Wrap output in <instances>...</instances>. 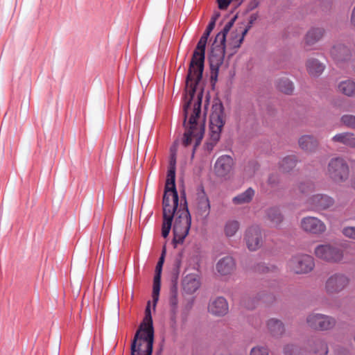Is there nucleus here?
Masks as SVG:
<instances>
[{
  "label": "nucleus",
  "instance_id": "obj_10",
  "mask_svg": "<svg viewBox=\"0 0 355 355\" xmlns=\"http://www.w3.org/2000/svg\"><path fill=\"white\" fill-rule=\"evenodd\" d=\"M307 324L315 330L325 331L333 328L336 320L329 315L320 313H311L306 318Z\"/></svg>",
  "mask_w": 355,
  "mask_h": 355
},
{
  "label": "nucleus",
  "instance_id": "obj_15",
  "mask_svg": "<svg viewBox=\"0 0 355 355\" xmlns=\"http://www.w3.org/2000/svg\"><path fill=\"white\" fill-rule=\"evenodd\" d=\"M234 162L230 155H222L214 164V172L218 177H226L233 169Z\"/></svg>",
  "mask_w": 355,
  "mask_h": 355
},
{
  "label": "nucleus",
  "instance_id": "obj_8",
  "mask_svg": "<svg viewBox=\"0 0 355 355\" xmlns=\"http://www.w3.org/2000/svg\"><path fill=\"white\" fill-rule=\"evenodd\" d=\"M314 254L318 259L331 263H337L343 259V251L337 246L329 243L316 246Z\"/></svg>",
  "mask_w": 355,
  "mask_h": 355
},
{
  "label": "nucleus",
  "instance_id": "obj_20",
  "mask_svg": "<svg viewBox=\"0 0 355 355\" xmlns=\"http://www.w3.org/2000/svg\"><path fill=\"white\" fill-rule=\"evenodd\" d=\"M200 286V278L196 274H189L186 275L182 281L184 291L189 294L196 292Z\"/></svg>",
  "mask_w": 355,
  "mask_h": 355
},
{
  "label": "nucleus",
  "instance_id": "obj_23",
  "mask_svg": "<svg viewBox=\"0 0 355 355\" xmlns=\"http://www.w3.org/2000/svg\"><path fill=\"white\" fill-rule=\"evenodd\" d=\"M332 141L338 142L351 148H355V135L351 132H343L332 137Z\"/></svg>",
  "mask_w": 355,
  "mask_h": 355
},
{
  "label": "nucleus",
  "instance_id": "obj_5",
  "mask_svg": "<svg viewBox=\"0 0 355 355\" xmlns=\"http://www.w3.org/2000/svg\"><path fill=\"white\" fill-rule=\"evenodd\" d=\"M235 18L232 19L224 26L223 29L218 33L212 44L211 51L209 56L210 65L212 68L214 65L218 67L223 60L225 52L226 35L232 27Z\"/></svg>",
  "mask_w": 355,
  "mask_h": 355
},
{
  "label": "nucleus",
  "instance_id": "obj_38",
  "mask_svg": "<svg viewBox=\"0 0 355 355\" xmlns=\"http://www.w3.org/2000/svg\"><path fill=\"white\" fill-rule=\"evenodd\" d=\"M269 350L267 347L262 346H256L252 348L250 355H268Z\"/></svg>",
  "mask_w": 355,
  "mask_h": 355
},
{
  "label": "nucleus",
  "instance_id": "obj_41",
  "mask_svg": "<svg viewBox=\"0 0 355 355\" xmlns=\"http://www.w3.org/2000/svg\"><path fill=\"white\" fill-rule=\"evenodd\" d=\"M249 28H250L249 27H246L243 30L241 31V35L236 41L234 42V44H233L234 47L239 48L241 46V44H242V42L243 41L244 37L247 34Z\"/></svg>",
  "mask_w": 355,
  "mask_h": 355
},
{
  "label": "nucleus",
  "instance_id": "obj_34",
  "mask_svg": "<svg viewBox=\"0 0 355 355\" xmlns=\"http://www.w3.org/2000/svg\"><path fill=\"white\" fill-rule=\"evenodd\" d=\"M240 227L239 223L236 220H229L225 225V233L228 237L233 236L239 230Z\"/></svg>",
  "mask_w": 355,
  "mask_h": 355
},
{
  "label": "nucleus",
  "instance_id": "obj_16",
  "mask_svg": "<svg viewBox=\"0 0 355 355\" xmlns=\"http://www.w3.org/2000/svg\"><path fill=\"white\" fill-rule=\"evenodd\" d=\"M165 248L163 249L162 255L159 259V261L157 263L155 268V275L154 276L153 279V300L154 302V306H155L156 303L159 300V291H160V285H161V273L162 266L164 263V254H165Z\"/></svg>",
  "mask_w": 355,
  "mask_h": 355
},
{
  "label": "nucleus",
  "instance_id": "obj_42",
  "mask_svg": "<svg viewBox=\"0 0 355 355\" xmlns=\"http://www.w3.org/2000/svg\"><path fill=\"white\" fill-rule=\"evenodd\" d=\"M257 270L262 272H268L270 271L275 272L277 268L275 266L268 267L261 265L258 267Z\"/></svg>",
  "mask_w": 355,
  "mask_h": 355
},
{
  "label": "nucleus",
  "instance_id": "obj_24",
  "mask_svg": "<svg viewBox=\"0 0 355 355\" xmlns=\"http://www.w3.org/2000/svg\"><path fill=\"white\" fill-rule=\"evenodd\" d=\"M324 29L322 28H312L305 37V42L307 45H313L318 42L324 35Z\"/></svg>",
  "mask_w": 355,
  "mask_h": 355
},
{
  "label": "nucleus",
  "instance_id": "obj_26",
  "mask_svg": "<svg viewBox=\"0 0 355 355\" xmlns=\"http://www.w3.org/2000/svg\"><path fill=\"white\" fill-rule=\"evenodd\" d=\"M268 331L273 336H281L284 332V327L282 322L275 318H271L267 322Z\"/></svg>",
  "mask_w": 355,
  "mask_h": 355
},
{
  "label": "nucleus",
  "instance_id": "obj_4",
  "mask_svg": "<svg viewBox=\"0 0 355 355\" xmlns=\"http://www.w3.org/2000/svg\"><path fill=\"white\" fill-rule=\"evenodd\" d=\"M183 200L184 203L181 202L180 205L178 203L173 215L175 220L173 229V243L175 245L184 242L189 234L191 224V218L185 196Z\"/></svg>",
  "mask_w": 355,
  "mask_h": 355
},
{
  "label": "nucleus",
  "instance_id": "obj_33",
  "mask_svg": "<svg viewBox=\"0 0 355 355\" xmlns=\"http://www.w3.org/2000/svg\"><path fill=\"white\" fill-rule=\"evenodd\" d=\"M297 189L300 193L304 196H309L315 191V187L313 182L307 180L300 182L297 185Z\"/></svg>",
  "mask_w": 355,
  "mask_h": 355
},
{
  "label": "nucleus",
  "instance_id": "obj_31",
  "mask_svg": "<svg viewBox=\"0 0 355 355\" xmlns=\"http://www.w3.org/2000/svg\"><path fill=\"white\" fill-rule=\"evenodd\" d=\"M297 158L295 155H289L284 157L280 163V168L283 172H289L297 164Z\"/></svg>",
  "mask_w": 355,
  "mask_h": 355
},
{
  "label": "nucleus",
  "instance_id": "obj_1",
  "mask_svg": "<svg viewBox=\"0 0 355 355\" xmlns=\"http://www.w3.org/2000/svg\"><path fill=\"white\" fill-rule=\"evenodd\" d=\"M214 28L212 24H208L198 42L186 79L185 102L183 105L184 125L186 130L182 138V144L187 147L193 141V154L200 145L205 132V119L201 115L202 92L196 96V86L202 76L206 44Z\"/></svg>",
  "mask_w": 355,
  "mask_h": 355
},
{
  "label": "nucleus",
  "instance_id": "obj_6",
  "mask_svg": "<svg viewBox=\"0 0 355 355\" xmlns=\"http://www.w3.org/2000/svg\"><path fill=\"white\" fill-rule=\"evenodd\" d=\"M327 173L334 182H344L349 178V167L345 159L334 157L329 162Z\"/></svg>",
  "mask_w": 355,
  "mask_h": 355
},
{
  "label": "nucleus",
  "instance_id": "obj_21",
  "mask_svg": "<svg viewBox=\"0 0 355 355\" xmlns=\"http://www.w3.org/2000/svg\"><path fill=\"white\" fill-rule=\"evenodd\" d=\"M298 144L300 148L306 153L315 152L318 147V141L311 135H303L300 137Z\"/></svg>",
  "mask_w": 355,
  "mask_h": 355
},
{
  "label": "nucleus",
  "instance_id": "obj_40",
  "mask_svg": "<svg viewBox=\"0 0 355 355\" xmlns=\"http://www.w3.org/2000/svg\"><path fill=\"white\" fill-rule=\"evenodd\" d=\"M342 233L345 237L355 240V227H345L342 230Z\"/></svg>",
  "mask_w": 355,
  "mask_h": 355
},
{
  "label": "nucleus",
  "instance_id": "obj_22",
  "mask_svg": "<svg viewBox=\"0 0 355 355\" xmlns=\"http://www.w3.org/2000/svg\"><path fill=\"white\" fill-rule=\"evenodd\" d=\"M234 268L235 262L231 257H225L221 259L216 265L218 272L222 275L231 274Z\"/></svg>",
  "mask_w": 355,
  "mask_h": 355
},
{
  "label": "nucleus",
  "instance_id": "obj_25",
  "mask_svg": "<svg viewBox=\"0 0 355 355\" xmlns=\"http://www.w3.org/2000/svg\"><path fill=\"white\" fill-rule=\"evenodd\" d=\"M306 69L310 76L317 77L322 74L324 67L318 60L311 58L306 62Z\"/></svg>",
  "mask_w": 355,
  "mask_h": 355
},
{
  "label": "nucleus",
  "instance_id": "obj_7",
  "mask_svg": "<svg viewBox=\"0 0 355 355\" xmlns=\"http://www.w3.org/2000/svg\"><path fill=\"white\" fill-rule=\"evenodd\" d=\"M224 125L225 120L223 111L214 112L210 116L209 139L205 144V148L208 152L213 150L220 139V133Z\"/></svg>",
  "mask_w": 355,
  "mask_h": 355
},
{
  "label": "nucleus",
  "instance_id": "obj_17",
  "mask_svg": "<svg viewBox=\"0 0 355 355\" xmlns=\"http://www.w3.org/2000/svg\"><path fill=\"white\" fill-rule=\"evenodd\" d=\"M210 202L207 196L202 189L198 193L196 205V212L198 217L205 219L210 212Z\"/></svg>",
  "mask_w": 355,
  "mask_h": 355
},
{
  "label": "nucleus",
  "instance_id": "obj_37",
  "mask_svg": "<svg viewBox=\"0 0 355 355\" xmlns=\"http://www.w3.org/2000/svg\"><path fill=\"white\" fill-rule=\"evenodd\" d=\"M341 121L347 127L355 129V116L351 114L343 115L341 117Z\"/></svg>",
  "mask_w": 355,
  "mask_h": 355
},
{
  "label": "nucleus",
  "instance_id": "obj_19",
  "mask_svg": "<svg viewBox=\"0 0 355 355\" xmlns=\"http://www.w3.org/2000/svg\"><path fill=\"white\" fill-rule=\"evenodd\" d=\"M331 55L336 62H342L349 60L351 52L346 46L338 44L331 49Z\"/></svg>",
  "mask_w": 355,
  "mask_h": 355
},
{
  "label": "nucleus",
  "instance_id": "obj_32",
  "mask_svg": "<svg viewBox=\"0 0 355 355\" xmlns=\"http://www.w3.org/2000/svg\"><path fill=\"white\" fill-rule=\"evenodd\" d=\"M180 265V261L179 259H177L175 263V268L173 271L172 274V279H171V286L170 289V295H178V284H177V280L179 275V268Z\"/></svg>",
  "mask_w": 355,
  "mask_h": 355
},
{
  "label": "nucleus",
  "instance_id": "obj_2",
  "mask_svg": "<svg viewBox=\"0 0 355 355\" xmlns=\"http://www.w3.org/2000/svg\"><path fill=\"white\" fill-rule=\"evenodd\" d=\"M175 161L171 160L170 168L168 170L164 193L163 196V223L162 235L166 238L171 229L173 215L179 202L178 194L175 188Z\"/></svg>",
  "mask_w": 355,
  "mask_h": 355
},
{
  "label": "nucleus",
  "instance_id": "obj_18",
  "mask_svg": "<svg viewBox=\"0 0 355 355\" xmlns=\"http://www.w3.org/2000/svg\"><path fill=\"white\" fill-rule=\"evenodd\" d=\"M208 309L213 315L222 316L227 313L229 306L226 300L220 297L209 303Z\"/></svg>",
  "mask_w": 355,
  "mask_h": 355
},
{
  "label": "nucleus",
  "instance_id": "obj_36",
  "mask_svg": "<svg viewBox=\"0 0 355 355\" xmlns=\"http://www.w3.org/2000/svg\"><path fill=\"white\" fill-rule=\"evenodd\" d=\"M315 349H313V353L315 355H327L328 349L327 345L320 340H317L315 342Z\"/></svg>",
  "mask_w": 355,
  "mask_h": 355
},
{
  "label": "nucleus",
  "instance_id": "obj_39",
  "mask_svg": "<svg viewBox=\"0 0 355 355\" xmlns=\"http://www.w3.org/2000/svg\"><path fill=\"white\" fill-rule=\"evenodd\" d=\"M169 304L171 306V311L173 315L175 316L178 312V295H170Z\"/></svg>",
  "mask_w": 355,
  "mask_h": 355
},
{
  "label": "nucleus",
  "instance_id": "obj_14",
  "mask_svg": "<svg viewBox=\"0 0 355 355\" xmlns=\"http://www.w3.org/2000/svg\"><path fill=\"white\" fill-rule=\"evenodd\" d=\"M245 241L250 251L259 249L263 245V236L261 228L257 225L250 227L245 233Z\"/></svg>",
  "mask_w": 355,
  "mask_h": 355
},
{
  "label": "nucleus",
  "instance_id": "obj_47",
  "mask_svg": "<svg viewBox=\"0 0 355 355\" xmlns=\"http://www.w3.org/2000/svg\"><path fill=\"white\" fill-rule=\"evenodd\" d=\"M254 19H255V17H254V19H252H252H251V20H250V23H252V21H253Z\"/></svg>",
  "mask_w": 355,
  "mask_h": 355
},
{
  "label": "nucleus",
  "instance_id": "obj_30",
  "mask_svg": "<svg viewBox=\"0 0 355 355\" xmlns=\"http://www.w3.org/2000/svg\"><path fill=\"white\" fill-rule=\"evenodd\" d=\"M278 89L286 94H291L294 90V87L291 81L286 78H279L277 83Z\"/></svg>",
  "mask_w": 355,
  "mask_h": 355
},
{
  "label": "nucleus",
  "instance_id": "obj_11",
  "mask_svg": "<svg viewBox=\"0 0 355 355\" xmlns=\"http://www.w3.org/2000/svg\"><path fill=\"white\" fill-rule=\"evenodd\" d=\"M334 204V199L326 194L318 193L312 195L306 200L307 209L309 211L326 210Z\"/></svg>",
  "mask_w": 355,
  "mask_h": 355
},
{
  "label": "nucleus",
  "instance_id": "obj_12",
  "mask_svg": "<svg viewBox=\"0 0 355 355\" xmlns=\"http://www.w3.org/2000/svg\"><path fill=\"white\" fill-rule=\"evenodd\" d=\"M349 278L341 273L331 275L326 281L324 290L328 294H336L344 290L349 284Z\"/></svg>",
  "mask_w": 355,
  "mask_h": 355
},
{
  "label": "nucleus",
  "instance_id": "obj_35",
  "mask_svg": "<svg viewBox=\"0 0 355 355\" xmlns=\"http://www.w3.org/2000/svg\"><path fill=\"white\" fill-rule=\"evenodd\" d=\"M284 353V355H306L305 351L293 345H286Z\"/></svg>",
  "mask_w": 355,
  "mask_h": 355
},
{
  "label": "nucleus",
  "instance_id": "obj_44",
  "mask_svg": "<svg viewBox=\"0 0 355 355\" xmlns=\"http://www.w3.org/2000/svg\"><path fill=\"white\" fill-rule=\"evenodd\" d=\"M351 187L355 189V177L351 180Z\"/></svg>",
  "mask_w": 355,
  "mask_h": 355
},
{
  "label": "nucleus",
  "instance_id": "obj_28",
  "mask_svg": "<svg viewBox=\"0 0 355 355\" xmlns=\"http://www.w3.org/2000/svg\"><path fill=\"white\" fill-rule=\"evenodd\" d=\"M254 196V191L252 188H248L242 193L235 196L233 198V202L235 205H243L250 202Z\"/></svg>",
  "mask_w": 355,
  "mask_h": 355
},
{
  "label": "nucleus",
  "instance_id": "obj_9",
  "mask_svg": "<svg viewBox=\"0 0 355 355\" xmlns=\"http://www.w3.org/2000/svg\"><path fill=\"white\" fill-rule=\"evenodd\" d=\"M315 266L313 258L308 254H296L288 261V267L297 274L311 272Z\"/></svg>",
  "mask_w": 355,
  "mask_h": 355
},
{
  "label": "nucleus",
  "instance_id": "obj_3",
  "mask_svg": "<svg viewBox=\"0 0 355 355\" xmlns=\"http://www.w3.org/2000/svg\"><path fill=\"white\" fill-rule=\"evenodd\" d=\"M154 343V328L150 309V302L145 311V317L136 331L131 343L130 355H152Z\"/></svg>",
  "mask_w": 355,
  "mask_h": 355
},
{
  "label": "nucleus",
  "instance_id": "obj_46",
  "mask_svg": "<svg viewBox=\"0 0 355 355\" xmlns=\"http://www.w3.org/2000/svg\"><path fill=\"white\" fill-rule=\"evenodd\" d=\"M220 355H231V354L230 353H228V352H225V353L221 354Z\"/></svg>",
  "mask_w": 355,
  "mask_h": 355
},
{
  "label": "nucleus",
  "instance_id": "obj_13",
  "mask_svg": "<svg viewBox=\"0 0 355 355\" xmlns=\"http://www.w3.org/2000/svg\"><path fill=\"white\" fill-rule=\"evenodd\" d=\"M301 229L306 233L320 235L327 230L325 223L317 217L306 216L300 221Z\"/></svg>",
  "mask_w": 355,
  "mask_h": 355
},
{
  "label": "nucleus",
  "instance_id": "obj_27",
  "mask_svg": "<svg viewBox=\"0 0 355 355\" xmlns=\"http://www.w3.org/2000/svg\"><path fill=\"white\" fill-rule=\"evenodd\" d=\"M266 218L275 226L279 225L283 221V216L280 211L275 207L267 209Z\"/></svg>",
  "mask_w": 355,
  "mask_h": 355
},
{
  "label": "nucleus",
  "instance_id": "obj_43",
  "mask_svg": "<svg viewBox=\"0 0 355 355\" xmlns=\"http://www.w3.org/2000/svg\"><path fill=\"white\" fill-rule=\"evenodd\" d=\"M220 12H215L213 15V16L211 17L209 24H212L213 28H214L215 25H216V22L217 19H218V17H220Z\"/></svg>",
  "mask_w": 355,
  "mask_h": 355
},
{
  "label": "nucleus",
  "instance_id": "obj_29",
  "mask_svg": "<svg viewBox=\"0 0 355 355\" xmlns=\"http://www.w3.org/2000/svg\"><path fill=\"white\" fill-rule=\"evenodd\" d=\"M338 90L347 96L355 95V82L351 80L342 81L338 85Z\"/></svg>",
  "mask_w": 355,
  "mask_h": 355
},
{
  "label": "nucleus",
  "instance_id": "obj_45",
  "mask_svg": "<svg viewBox=\"0 0 355 355\" xmlns=\"http://www.w3.org/2000/svg\"><path fill=\"white\" fill-rule=\"evenodd\" d=\"M268 182L270 184H272V183H275V180H272V177H270L269 179H268Z\"/></svg>",
  "mask_w": 355,
  "mask_h": 355
}]
</instances>
